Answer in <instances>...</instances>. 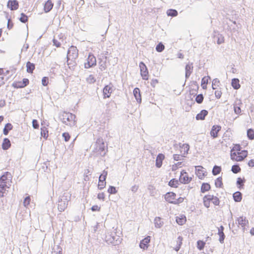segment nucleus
Wrapping results in <instances>:
<instances>
[{
  "label": "nucleus",
  "instance_id": "nucleus-4",
  "mask_svg": "<svg viewBox=\"0 0 254 254\" xmlns=\"http://www.w3.org/2000/svg\"><path fill=\"white\" fill-rule=\"evenodd\" d=\"M69 198L64 195L59 199L58 207L59 211L63 212L67 208Z\"/></svg>",
  "mask_w": 254,
  "mask_h": 254
},
{
  "label": "nucleus",
  "instance_id": "nucleus-27",
  "mask_svg": "<svg viewBox=\"0 0 254 254\" xmlns=\"http://www.w3.org/2000/svg\"><path fill=\"white\" fill-rule=\"evenodd\" d=\"M233 197L235 202H240L242 199V193L240 191H236L233 193Z\"/></svg>",
  "mask_w": 254,
  "mask_h": 254
},
{
  "label": "nucleus",
  "instance_id": "nucleus-34",
  "mask_svg": "<svg viewBox=\"0 0 254 254\" xmlns=\"http://www.w3.org/2000/svg\"><path fill=\"white\" fill-rule=\"evenodd\" d=\"M176 221L179 225H182L186 223V217L185 215H182L181 217H177Z\"/></svg>",
  "mask_w": 254,
  "mask_h": 254
},
{
  "label": "nucleus",
  "instance_id": "nucleus-60",
  "mask_svg": "<svg viewBox=\"0 0 254 254\" xmlns=\"http://www.w3.org/2000/svg\"><path fill=\"white\" fill-rule=\"evenodd\" d=\"M193 85L195 88H194L192 89L191 90L193 91H194V92H197L198 89V88H199V86H198V85L197 83V82L196 81H193L191 86H193Z\"/></svg>",
  "mask_w": 254,
  "mask_h": 254
},
{
  "label": "nucleus",
  "instance_id": "nucleus-36",
  "mask_svg": "<svg viewBox=\"0 0 254 254\" xmlns=\"http://www.w3.org/2000/svg\"><path fill=\"white\" fill-rule=\"evenodd\" d=\"M7 188H8L7 185H0V197H3L4 196Z\"/></svg>",
  "mask_w": 254,
  "mask_h": 254
},
{
  "label": "nucleus",
  "instance_id": "nucleus-44",
  "mask_svg": "<svg viewBox=\"0 0 254 254\" xmlns=\"http://www.w3.org/2000/svg\"><path fill=\"white\" fill-rule=\"evenodd\" d=\"M205 245V243L201 240H198L197 242V248L199 251H202L203 250L204 246Z\"/></svg>",
  "mask_w": 254,
  "mask_h": 254
},
{
  "label": "nucleus",
  "instance_id": "nucleus-52",
  "mask_svg": "<svg viewBox=\"0 0 254 254\" xmlns=\"http://www.w3.org/2000/svg\"><path fill=\"white\" fill-rule=\"evenodd\" d=\"M7 177L5 175H2L0 177V185H6Z\"/></svg>",
  "mask_w": 254,
  "mask_h": 254
},
{
  "label": "nucleus",
  "instance_id": "nucleus-6",
  "mask_svg": "<svg viewBox=\"0 0 254 254\" xmlns=\"http://www.w3.org/2000/svg\"><path fill=\"white\" fill-rule=\"evenodd\" d=\"M96 65V59L93 54L90 53L88 56L87 62L84 63V67L89 68Z\"/></svg>",
  "mask_w": 254,
  "mask_h": 254
},
{
  "label": "nucleus",
  "instance_id": "nucleus-40",
  "mask_svg": "<svg viewBox=\"0 0 254 254\" xmlns=\"http://www.w3.org/2000/svg\"><path fill=\"white\" fill-rule=\"evenodd\" d=\"M247 136L250 140L254 139V130L249 128L247 130Z\"/></svg>",
  "mask_w": 254,
  "mask_h": 254
},
{
  "label": "nucleus",
  "instance_id": "nucleus-38",
  "mask_svg": "<svg viewBox=\"0 0 254 254\" xmlns=\"http://www.w3.org/2000/svg\"><path fill=\"white\" fill-rule=\"evenodd\" d=\"M221 171V167L220 166L215 165L212 169V174L214 176L218 175Z\"/></svg>",
  "mask_w": 254,
  "mask_h": 254
},
{
  "label": "nucleus",
  "instance_id": "nucleus-23",
  "mask_svg": "<svg viewBox=\"0 0 254 254\" xmlns=\"http://www.w3.org/2000/svg\"><path fill=\"white\" fill-rule=\"evenodd\" d=\"M238 225H241L244 228L249 223V221L246 219V217L241 216L237 218Z\"/></svg>",
  "mask_w": 254,
  "mask_h": 254
},
{
  "label": "nucleus",
  "instance_id": "nucleus-45",
  "mask_svg": "<svg viewBox=\"0 0 254 254\" xmlns=\"http://www.w3.org/2000/svg\"><path fill=\"white\" fill-rule=\"evenodd\" d=\"M75 60H73V61H71V60L67 59V64L68 65L69 68L71 67L73 68L77 65Z\"/></svg>",
  "mask_w": 254,
  "mask_h": 254
},
{
  "label": "nucleus",
  "instance_id": "nucleus-32",
  "mask_svg": "<svg viewBox=\"0 0 254 254\" xmlns=\"http://www.w3.org/2000/svg\"><path fill=\"white\" fill-rule=\"evenodd\" d=\"M179 180H177L176 179H172L169 182L168 185L172 188H177L178 187V185H179Z\"/></svg>",
  "mask_w": 254,
  "mask_h": 254
},
{
  "label": "nucleus",
  "instance_id": "nucleus-49",
  "mask_svg": "<svg viewBox=\"0 0 254 254\" xmlns=\"http://www.w3.org/2000/svg\"><path fill=\"white\" fill-rule=\"evenodd\" d=\"M164 48H165L164 45L163 44V43L162 42H160L159 43H158L157 45V46L156 47V50L158 52L160 53V52H162L164 50Z\"/></svg>",
  "mask_w": 254,
  "mask_h": 254
},
{
  "label": "nucleus",
  "instance_id": "nucleus-16",
  "mask_svg": "<svg viewBox=\"0 0 254 254\" xmlns=\"http://www.w3.org/2000/svg\"><path fill=\"white\" fill-rule=\"evenodd\" d=\"M7 6L11 10H15L18 8L19 2L17 0H9L7 3Z\"/></svg>",
  "mask_w": 254,
  "mask_h": 254
},
{
  "label": "nucleus",
  "instance_id": "nucleus-15",
  "mask_svg": "<svg viewBox=\"0 0 254 254\" xmlns=\"http://www.w3.org/2000/svg\"><path fill=\"white\" fill-rule=\"evenodd\" d=\"M204 168L201 166H195V174L199 179L202 180L206 175L205 171L203 170Z\"/></svg>",
  "mask_w": 254,
  "mask_h": 254
},
{
  "label": "nucleus",
  "instance_id": "nucleus-42",
  "mask_svg": "<svg viewBox=\"0 0 254 254\" xmlns=\"http://www.w3.org/2000/svg\"><path fill=\"white\" fill-rule=\"evenodd\" d=\"M193 70L192 63H189L185 66V72L191 73Z\"/></svg>",
  "mask_w": 254,
  "mask_h": 254
},
{
  "label": "nucleus",
  "instance_id": "nucleus-22",
  "mask_svg": "<svg viewBox=\"0 0 254 254\" xmlns=\"http://www.w3.org/2000/svg\"><path fill=\"white\" fill-rule=\"evenodd\" d=\"M11 146V142L8 138H4L2 143L1 147L3 150H6Z\"/></svg>",
  "mask_w": 254,
  "mask_h": 254
},
{
  "label": "nucleus",
  "instance_id": "nucleus-5",
  "mask_svg": "<svg viewBox=\"0 0 254 254\" xmlns=\"http://www.w3.org/2000/svg\"><path fill=\"white\" fill-rule=\"evenodd\" d=\"M78 57V50L75 46H71L68 49L67 53V60H76Z\"/></svg>",
  "mask_w": 254,
  "mask_h": 254
},
{
  "label": "nucleus",
  "instance_id": "nucleus-11",
  "mask_svg": "<svg viewBox=\"0 0 254 254\" xmlns=\"http://www.w3.org/2000/svg\"><path fill=\"white\" fill-rule=\"evenodd\" d=\"M29 80L27 78H23L22 81H14L12 84V86L14 88H22L29 84Z\"/></svg>",
  "mask_w": 254,
  "mask_h": 254
},
{
  "label": "nucleus",
  "instance_id": "nucleus-50",
  "mask_svg": "<svg viewBox=\"0 0 254 254\" xmlns=\"http://www.w3.org/2000/svg\"><path fill=\"white\" fill-rule=\"evenodd\" d=\"M220 81L218 78H215L212 82V87L213 89H216V87L219 86Z\"/></svg>",
  "mask_w": 254,
  "mask_h": 254
},
{
  "label": "nucleus",
  "instance_id": "nucleus-29",
  "mask_svg": "<svg viewBox=\"0 0 254 254\" xmlns=\"http://www.w3.org/2000/svg\"><path fill=\"white\" fill-rule=\"evenodd\" d=\"M13 128V126L10 123H7L5 124L4 127L3 129V133L5 135H7L9 131L12 130Z\"/></svg>",
  "mask_w": 254,
  "mask_h": 254
},
{
  "label": "nucleus",
  "instance_id": "nucleus-10",
  "mask_svg": "<svg viewBox=\"0 0 254 254\" xmlns=\"http://www.w3.org/2000/svg\"><path fill=\"white\" fill-rule=\"evenodd\" d=\"M113 85L112 83H110L109 84L105 86L103 89V98L106 99L109 98L111 96V94L113 91Z\"/></svg>",
  "mask_w": 254,
  "mask_h": 254
},
{
  "label": "nucleus",
  "instance_id": "nucleus-3",
  "mask_svg": "<svg viewBox=\"0 0 254 254\" xmlns=\"http://www.w3.org/2000/svg\"><path fill=\"white\" fill-rule=\"evenodd\" d=\"M96 147L94 148L93 151L97 153V155L101 156H104L106 155L105 145L103 139L98 138L96 142Z\"/></svg>",
  "mask_w": 254,
  "mask_h": 254
},
{
  "label": "nucleus",
  "instance_id": "nucleus-14",
  "mask_svg": "<svg viewBox=\"0 0 254 254\" xmlns=\"http://www.w3.org/2000/svg\"><path fill=\"white\" fill-rule=\"evenodd\" d=\"M221 127L220 125H214L210 130V135L213 138L218 137V133L221 130Z\"/></svg>",
  "mask_w": 254,
  "mask_h": 254
},
{
  "label": "nucleus",
  "instance_id": "nucleus-57",
  "mask_svg": "<svg viewBox=\"0 0 254 254\" xmlns=\"http://www.w3.org/2000/svg\"><path fill=\"white\" fill-rule=\"evenodd\" d=\"M185 199V197H180L178 199H176L174 201V204H177L179 205V204L182 203L184 199Z\"/></svg>",
  "mask_w": 254,
  "mask_h": 254
},
{
  "label": "nucleus",
  "instance_id": "nucleus-18",
  "mask_svg": "<svg viewBox=\"0 0 254 254\" xmlns=\"http://www.w3.org/2000/svg\"><path fill=\"white\" fill-rule=\"evenodd\" d=\"M99 60H100V61L99 62L100 69L101 71L105 70L107 68L108 57L105 56L103 57V59H99Z\"/></svg>",
  "mask_w": 254,
  "mask_h": 254
},
{
  "label": "nucleus",
  "instance_id": "nucleus-28",
  "mask_svg": "<svg viewBox=\"0 0 254 254\" xmlns=\"http://www.w3.org/2000/svg\"><path fill=\"white\" fill-rule=\"evenodd\" d=\"M211 201L210 195H205L203 198V203L204 206L206 208L210 206V202Z\"/></svg>",
  "mask_w": 254,
  "mask_h": 254
},
{
  "label": "nucleus",
  "instance_id": "nucleus-20",
  "mask_svg": "<svg viewBox=\"0 0 254 254\" xmlns=\"http://www.w3.org/2000/svg\"><path fill=\"white\" fill-rule=\"evenodd\" d=\"M208 114V112L207 110H202L200 113L196 115L195 119L196 120H204Z\"/></svg>",
  "mask_w": 254,
  "mask_h": 254
},
{
  "label": "nucleus",
  "instance_id": "nucleus-26",
  "mask_svg": "<svg viewBox=\"0 0 254 254\" xmlns=\"http://www.w3.org/2000/svg\"><path fill=\"white\" fill-rule=\"evenodd\" d=\"M35 68V65L34 64L31 63L30 62H27L26 63V71L28 73H33L34 70Z\"/></svg>",
  "mask_w": 254,
  "mask_h": 254
},
{
  "label": "nucleus",
  "instance_id": "nucleus-39",
  "mask_svg": "<svg viewBox=\"0 0 254 254\" xmlns=\"http://www.w3.org/2000/svg\"><path fill=\"white\" fill-rule=\"evenodd\" d=\"M232 172L234 174H237L241 172V169L239 164H235L232 166L231 168Z\"/></svg>",
  "mask_w": 254,
  "mask_h": 254
},
{
  "label": "nucleus",
  "instance_id": "nucleus-41",
  "mask_svg": "<svg viewBox=\"0 0 254 254\" xmlns=\"http://www.w3.org/2000/svg\"><path fill=\"white\" fill-rule=\"evenodd\" d=\"M216 187L221 188L223 186L222 178L219 177L216 179L215 182Z\"/></svg>",
  "mask_w": 254,
  "mask_h": 254
},
{
  "label": "nucleus",
  "instance_id": "nucleus-61",
  "mask_svg": "<svg viewBox=\"0 0 254 254\" xmlns=\"http://www.w3.org/2000/svg\"><path fill=\"white\" fill-rule=\"evenodd\" d=\"M53 45L57 48L60 47L61 46V43L59 42L58 40L56 39L55 38L53 39Z\"/></svg>",
  "mask_w": 254,
  "mask_h": 254
},
{
  "label": "nucleus",
  "instance_id": "nucleus-43",
  "mask_svg": "<svg viewBox=\"0 0 254 254\" xmlns=\"http://www.w3.org/2000/svg\"><path fill=\"white\" fill-rule=\"evenodd\" d=\"M210 199L211 201L215 205L217 206L219 205L220 200L217 196H214L213 195H210Z\"/></svg>",
  "mask_w": 254,
  "mask_h": 254
},
{
  "label": "nucleus",
  "instance_id": "nucleus-58",
  "mask_svg": "<svg viewBox=\"0 0 254 254\" xmlns=\"http://www.w3.org/2000/svg\"><path fill=\"white\" fill-rule=\"evenodd\" d=\"M234 107V113L237 115H240L242 112L241 107L239 106H233Z\"/></svg>",
  "mask_w": 254,
  "mask_h": 254
},
{
  "label": "nucleus",
  "instance_id": "nucleus-17",
  "mask_svg": "<svg viewBox=\"0 0 254 254\" xmlns=\"http://www.w3.org/2000/svg\"><path fill=\"white\" fill-rule=\"evenodd\" d=\"M165 158V156L162 153H159L156 159L155 166L157 168H160L162 165V162Z\"/></svg>",
  "mask_w": 254,
  "mask_h": 254
},
{
  "label": "nucleus",
  "instance_id": "nucleus-31",
  "mask_svg": "<svg viewBox=\"0 0 254 254\" xmlns=\"http://www.w3.org/2000/svg\"><path fill=\"white\" fill-rule=\"evenodd\" d=\"M211 189V186L209 184L207 183H203L201 186L200 191L202 193H205L206 191L209 190Z\"/></svg>",
  "mask_w": 254,
  "mask_h": 254
},
{
  "label": "nucleus",
  "instance_id": "nucleus-55",
  "mask_svg": "<svg viewBox=\"0 0 254 254\" xmlns=\"http://www.w3.org/2000/svg\"><path fill=\"white\" fill-rule=\"evenodd\" d=\"M182 162H179L174 165H172V171H175L178 169V168L180 167H181V165H182Z\"/></svg>",
  "mask_w": 254,
  "mask_h": 254
},
{
  "label": "nucleus",
  "instance_id": "nucleus-63",
  "mask_svg": "<svg viewBox=\"0 0 254 254\" xmlns=\"http://www.w3.org/2000/svg\"><path fill=\"white\" fill-rule=\"evenodd\" d=\"M242 105V101L240 99H236V101H235L234 103L233 104V106H239Z\"/></svg>",
  "mask_w": 254,
  "mask_h": 254
},
{
  "label": "nucleus",
  "instance_id": "nucleus-51",
  "mask_svg": "<svg viewBox=\"0 0 254 254\" xmlns=\"http://www.w3.org/2000/svg\"><path fill=\"white\" fill-rule=\"evenodd\" d=\"M62 136L64 138V141L66 142L68 141L70 138V134H69L68 132H67L63 133Z\"/></svg>",
  "mask_w": 254,
  "mask_h": 254
},
{
  "label": "nucleus",
  "instance_id": "nucleus-21",
  "mask_svg": "<svg viewBox=\"0 0 254 254\" xmlns=\"http://www.w3.org/2000/svg\"><path fill=\"white\" fill-rule=\"evenodd\" d=\"M54 4L52 3L51 0H47L44 4V10L45 12L47 13L50 12L53 8Z\"/></svg>",
  "mask_w": 254,
  "mask_h": 254
},
{
  "label": "nucleus",
  "instance_id": "nucleus-8",
  "mask_svg": "<svg viewBox=\"0 0 254 254\" xmlns=\"http://www.w3.org/2000/svg\"><path fill=\"white\" fill-rule=\"evenodd\" d=\"M191 180L192 178L189 177L188 173L185 170H183L181 172L179 178V181L181 183L188 184L190 183Z\"/></svg>",
  "mask_w": 254,
  "mask_h": 254
},
{
  "label": "nucleus",
  "instance_id": "nucleus-53",
  "mask_svg": "<svg viewBox=\"0 0 254 254\" xmlns=\"http://www.w3.org/2000/svg\"><path fill=\"white\" fill-rule=\"evenodd\" d=\"M7 177L5 175H2L0 177V185H6Z\"/></svg>",
  "mask_w": 254,
  "mask_h": 254
},
{
  "label": "nucleus",
  "instance_id": "nucleus-33",
  "mask_svg": "<svg viewBox=\"0 0 254 254\" xmlns=\"http://www.w3.org/2000/svg\"><path fill=\"white\" fill-rule=\"evenodd\" d=\"M154 224L155 227L160 228L163 226L164 223L161 221V217H156L154 219Z\"/></svg>",
  "mask_w": 254,
  "mask_h": 254
},
{
  "label": "nucleus",
  "instance_id": "nucleus-35",
  "mask_svg": "<svg viewBox=\"0 0 254 254\" xmlns=\"http://www.w3.org/2000/svg\"><path fill=\"white\" fill-rule=\"evenodd\" d=\"M41 135L45 139H47L48 137V130L45 127L41 128Z\"/></svg>",
  "mask_w": 254,
  "mask_h": 254
},
{
  "label": "nucleus",
  "instance_id": "nucleus-30",
  "mask_svg": "<svg viewBox=\"0 0 254 254\" xmlns=\"http://www.w3.org/2000/svg\"><path fill=\"white\" fill-rule=\"evenodd\" d=\"M246 182V180L244 178H241V177H239L237 178L236 185L237 187L241 190L243 188V186L244 185V183Z\"/></svg>",
  "mask_w": 254,
  "mask_h": 254
},
{
  "label": "nucleus",
  "instance_id": "nucleus-64",
  "mask_svg": "<svg viewBox=\"0 0 254 254\" xmlns=\"http://www.w3.org/2000/svg\"><path fill=\"white\" fill-rule=\"evenodd\" d=\"M30 198L29 196H27V197H25L24 200V201H23L24 205L26 206V205H29L30 203Z\"/></svg>",
  "mask_w": 254,
  "mask_h": 254
},
{
  "label": "nucleus",
  "instance_id": "nucleus-1",
  "mask_svg": "<svg viewBox=\"0 0 254 254\" xmlns=\"http://www.w3.org/2000/svg\"><path fill=\"white\" fill-rule=\"evenodd\" d=\"M76 116L74 114H71L69 112H64L60 116V120L64 124L68 125L66 122H69V126L72 127L75 124Z\"/></svg>",
  "mask_w": 254,
  "mask_h": 254
},
{
  "label": "nucleus",
  "instance_id": "nucleus-59",
  "mask_svg": "<svg viewBox=\"0 0 254 254\" xmlns=\"http://www.w3.org/2000/svg\"><path fill=\"white\" fill-rule=\"evenodd\" d=\"M32 126L35 129H38L39 127V125L38 121L36 119H34L32 121Z\"/></svg>",
  "mask_w": 254,
  "mask_h": 254
},
{
  "label": "nucleus",
  "instance_id": "nucleus-19",
  "mask_svg": "<svg viewBox=\"0 0 254 254\" xmlns=\"http://www.w3.org/2000/svg\"><path fill=\"white\" fill-rule=\"evenodd\" d=\"M133 93L137 102L140 104L141 103V96L140 89L137 87L133 89Z\"/></svg>",
  "mask_w": 254,
  "mask_h": 254
},
{
  "label": "nucleus",
  "instance_id": "nucleus-56",
  "mask_svg": "<svg viewBox=\"0 0 254 254\" xmlns=\"http://www.w3.org/2000/svg\"><path fill=\"white\" fill-rule=\"evenodd\" d=\"M49 83V78L46 76H44L42 79V84L43 86H46Z\"/></svg>",
  "mask_w": 254,
  "mask_h": 254
},
{
  "label": "nucleus",
  "instance_id": "nucleus-9",
  "mask_svg": "<svg viewBox=\"0 0 254 254\" xmlns=\"http://www.w3.org/2000/svg\"><path fill=\"white\" fill-rule=\"evenodd\" d=\"M139 67L140 69V74L142 79L144 80H147L148 78V71L147 66L143 62H140Z\"/></svg>",
  "mask_w": 254,
  "mask_h": 254
},
{
  "label": "nucleus",
  "instance_id": "nucleus-54",
  "mask_svg": "<svg viewBox=\"0 0 254 254\" xmlns=\"http://www.w3.org/2000/svg\"><path fill=\"white\" fill-rule=\"evenodd\" d=\"M208 79H207L206 80H205V77H203L202 80H201V86H202V88L204 89H206L207 88V84L208 83Z\"/></svg>",
  "mask_w": 254,
  "mask_h": 254
},
{
  "label": "nucleus",
  "instance_id": "nucleus-47",
  "mask_svg": "<svg viewBox=\"0 0 254 254\" xmlns=\"http://www.w3.org/2000/svg\"><path fill=\"white\" fill-rule=\"evenodd\" d=\"M204 97L202 94H199L196 95L195 101L198 104H201L203 101Z\"/></svg>",
  "mask_w": 254,
  "mask_h": 254
},
{
  "label": "nucleus",
  "instance_id": "nucleus-12",
  "mask_svg": "<svg viewBox=\"0 0 254 254\" xmlns=\"http://www.w3.org/2000/svg\"><path fill=\"white\" fill-rule=\"evenodd\" d=\"M176 194L174 192H168L164 195L165 200L170 203L173 204L174 201L175 200Z\"/></svg>",
  "mask_w": 254,
  "mask_h": 254
},
{
  "label": "nucleus",
  "instance_id": "nucleus-37",
  "mask_svg": "<svg viewBox=\"0 0 254 254\" xmlns=\"http://www.w3.org/2000/svg\"><path fill=\"white\" fill-rule=\"evenodd\" d=\"M167 14L169 16L175 17L178 15V12L174 9H169L167 11Z\"/></svg>",
  "mask_w": 254,
  "mask_h": 254
},
{
  "label": "nucleus",
  "instance_id": "nucleus-7",
  "mask_svg": "<svg viewBox=\"0 0 254 254\" xmlns=\"http://www.w3.org/2000/svg\"><path fill=\"white\" fill-rule=\"evenodd\" d=\"M108 175V172L104 170L102 174L99 177L98 188L99 190L103 189L106 186V179Z\"/></svg>",
  "mask_w": 254,
  "mask_h": 254
},
{
  "label": "nucleus",
  "instance_id": "nucleus-25",
  "mask_svg": "<svg viewBox=\"0 0 254 254\" xmlns=\"http://www.w3.org/2000/svg\"><path fill=\"white\" fill-rule=\"evenodd\" d=\"M239 82L240 80L238 78H234L232 79L231 85L234 89L238 90L240 88L241 85Z\"/></svg>",
  "mask_w": 254,
  "mask_h": 254
},
{
  "label": "nucleus",
  "instance_id": "nucleus-62",
  "mask_svg": "<svg viewBox=\"0 0 254 254\" xmlns=\"http://www.w3.org/2000/svg\"><path fill=\"white\" fill-rule=\"evenodd\" d=\"M182 241H183V237L180 236H179L178 237L177 241V245L181 247L182 245Z\"/></svg>",
  "mask_w": 254,
  "mask_h": 254
},
{
  "label": "nucleus",
  "instance_id": "nucleus-46",
  "mask_svg": "<svg viewBox=\"0 0 254 254\" xmlns=\"http://www.w3.org/2000/svg\"><path fill=\"white\" fill-rule=\"evenodd\" d=\"M19 20L22 23H25L28 21V17L25 13H21V17L19 18Z\"/></svg>",
  "mask_w": 254,
  "mask_h": 254
},
{
  "label": "nucleus",
  "instance_id": "nucleus-48",
  "mask_svg": "<svg viewBox=\"0 0 254 254\" xmlns=\"http://www.w3.org/2000/svg\"><path fill=\"white\" fill-rule=\"evenodd\" d=\"M118 192L116 188L114 186H110L108 190V192L111 194H115Z\"/></svg>",
  "mask_w": 254,
  "mask_h": 254
},
{
  "label": "nucleus",
  "instance_id": "nucleus-24",
  "mask_svg": "<svg viewBox=\"0 0 254 254\" xmlns=\"http://www.w3.org/2000/svg\"><path fill=\"white\" fill-rule=\"evenodd\" d=\"M231 159L233 160L236 161H242L243 160V157L240 154H237L236 152H231Z\"/></svg>",
  "mask_w": 254,
  "mask_h": 254
},
{
  "label": "nucleus",
  "instance_id": "nucleus-13",
  "mask_svg": "<svg viewBox=\"0 0 254 254\" xmlns=\"http://www.w3.org/2000/svg\"><path fill=\"white\" fill-rule=\"evenodd\" d=\"M151 237L147 236L142 240L139 243V247L144 250H147L149 247V243L150 242Z\"/></svg>",
  "mask_w": 254,
  "mask_h": 254
},
{
  "label": "nucleus",
  "instance_id": "nucleus-2",
  "mask_svg": "<svg viewBox=\"0 0 254 254\" xmlns=\"http://www.w3.org/2000/svg\"><path fill=\"white\" fill-rule=\"evenodd\" d=\"M105 239L107 243L112 244L113 246L118 245L121 242L120 237L117 235L115 232L108 233L106 235Z\"/></svg>",
  "mask_w": 254,
  "mask_h": 254
}]
</instances>
